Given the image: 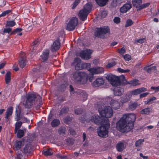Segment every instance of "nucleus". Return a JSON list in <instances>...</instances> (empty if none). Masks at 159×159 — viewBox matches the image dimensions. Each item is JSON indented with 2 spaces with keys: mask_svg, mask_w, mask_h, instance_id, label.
I'll return each instance as SVG.
<instances>
[{
  "mask_svg": "<svg viewBox=\"0 0 159 159\" xmlns=\"http://www.w3.org/2000/svg\"><path fill=\"white\" fill-rule=\"evenodd\" d=\"M26 100L23 102V105L26 108H30L34 104L37 105L36 108L39 109L42 104V98L37 94L30 93L26 96Z\"/></svg>",
  "mask_w": 159,
  "mask_h": 159,
  "instance_id": "obj_1",
  "label": "nucleus"
},
{
  "mask_svg": "<svg viewBox=\"0 0 159 159\" xmlns=\"http://www.w3.org/2000/svg\"><path fill=\"white\" fill-rule=\"evenodd\" d=\"M106 78L110 81L111 84L114 86L120 85L121 84H127L128 83L123 75L118 77L112 74H109L106 77Z\"/></svg>",
  "mask_w": 159,
  "mask_h": 159,
  "instance_id": "obj_2",
  "label": "nucleus"
},
{
  "mask_svg": "<svg viewBox=\"0 0 159 159\" xmlns=\"http://www.w3.org/2000/svg\"><path fill=\"white\" fill-rule=\"evenodd\" d=\"M72 80L76 83L83 84L86 82L87 75L84 72L76 71L72 73Z\"/></svg>",
  "mask_w": 159,
  "mask_h": 159,
  "instance_id": "obj_3",
  "label": "nucleus"
},
{
  "mask_svg": "<svg viewBox=\"0 0 159 159\" xmlns=\"http://www.w3.org/2000/svg\"><path fill=\"white\" fill-rule=\"evenodd\" d=\"M122 117L116 123V126L118 129L122 132H128L132 129L133 125L132 124L129 125Z\"/></svg>",
  "mask_w": 159,
  "mask_h": 159,
  "instance_id": "obj_4",
  "label": "nucleus"
},
{
  "mask_svg": "<svg viewBox=\"0 0 159 159\" xmlns=\"http://www.w3.org/2000/svg\"><path fill=\"white\" fill-rule=\"evenodd\" d=\"M102 125L98 129V135L101 137L106 138L108 136V130L110 128V124L108 122Z\"/></svg>",
  "mask_w": 159,
  "mask_h": 159,
  "instance_id": "obj_5",
  "label": "nucleus"
},
{
  "mask_svg": "<svg viewBox=\"0 0 159 159\" xmlns=\"http://www.w3.org/2000/svg\"><path fill=\"white\" fill-rule=\"evenodd\" d=\"M110 30L108 26H104L103 27L97 28L95 29L94 35L99 38H103L104 35L106 34H110Z\"/></svg>",
  "mask_w": 159,
  "mask_h": 159,
  "instance_id": "obj_6",
  "label": "nucleus"
},
{
  "mask_svg": "<svg viewBox=\"0 0 159 159\" xmlns=\"http://www.w3.org/2000/svg\"><path fill=\"white\" fill-rule=\"evenodd\" d=\"M90 120L98 125H102L108 122L107 119H105L102 116H100L98 115H94L92 116Z\"/></svg>",
  "mask_w": 159,
  "mask_h": 159,
  "instance_id": "obj_7",
  "label": "nucleus"
},
{
  "mask_svg": "<svg viewBox=\"0 0 159 159\" xmlns=\"http://www.w3.org/2000/svg\"><path fill=\"white\" fill-rule=\"evenodd\" d=\"M98 111L100 114L104 118H109L111 117L113 115V111L112 108L110 106L105 107L102 110L99 108Z\"/></svg>",
  "mask_w": 159,
  "mask_h": 159,
  "instance_id": "obj_8",
  "label": "nucleus"
},
{
  "mask_svg": "<svg viewBox=\"0 0 159 159\" xmlns=\"http://www.w3.org/2000/svg\"><path fill=\"white\" fill-rule=\"evenodd\" d=\"M78 23L77 18L73 17L70 19L67 23L66 29L69 31H71L75 29Z\"/></svg>",
  "mask_w": 159,
  "mask_h": 159,
  "instance_id": "obj_9",
  "label": "nucleus"
},
{
  "mask_svg": "<svg viewBox=\"0 0 159 159\" xmlns=\"http://www.w3.org/2000/svg\"><path fill=\"white\" fill-rule=\"evenodd\" d=\"M123 119H124L127 123L129 125L130 124L133 125L132 129L134 126V122L136 120V115L134 114H126L124 115L123 116Z\"/></svg>",
  "mask_w": 159,
  "mask_h": 159,
  "instance_id": "obj_10",
  "label": "nucleus"
},
{
  "mask_svg": "<svg viewBox=\"0 0 159 159\" xmlns=\"http://www.w3.org/2000/svg\"><path fill=\"white\" fill-rule=\"evenodd\" d=\"M72 66L75 67L76 70H80L82 69V63L81 60L79 58H75L71 64Z\"/></svg>",
  "mask_w": 159,
  "mask_h": 159,
  "instance_id": "obj_11",
  "label": "nucleus"
},
{
  "mask_svg": "<svg viewBox=\"0 0 159 159\" xmlns=\"http://www.w3.org/2000/svg\"><path fill=\"white\" fill-rule=\"evenodd\" d=\"M92 52V50L90 49L83 51L80 52V56L83 59L88 60L91 58V55Z\"/></svg>",
  "mask_w": 159,
  "mask_h": 159,
  "instance_id": "obj_12",
  "label": "nucleus"
},
{
  "mask_svg": "<svg viewBox=\"0 0 159 159\" xmlns=\"http://www.w3.org/2000/svg\"><path fill=\"white\" fill-rule=\"evenodd\" d=\"M20 57L19 64L20 67L23 68L25 66L27 62L25 53L24 52H22L20 53Z\"/></svg>",
  "mask_w": 159,
  "mask_h": 159,
  "instance_id": "obj_13",
  "label": "nucleus"
},
{
  "mask_svg": "<svg viewBox=\"0 0 159 159\" xmlns=\"http://www.w3.org/2000/svg\"><path fill=\"white\" fill-rule=\"evenodd\" d=\"M61 47L60 43L59 38H58L53 43L51 47V51L52 52H56Z\"/></svg>",
  "mask_w": 159,
  "mask_h": 159,
  "instance_id": "obj_14",
  "label": "nucleus"
},
{
  "mask_svg": "<svg viewBox=\"0 0 159 159\" xmlns=\"http://www.w3.org/2000/svg\"><path fill=\"white\" fill-rule=\"evenodd\" d=\"M88 70L92 75L100 74L104 72V69L102 67H96L92 68L89 69Z\"/></svg>",
  "mask_w": 159,
  "mask_h": 159,
  "instance_id": "obj_15",
  "label": "nucleus"
},
{
  "mask_svg": "<svg viewBox=\"0 0 159 159\" xmlns=\"http://www.w3.org/2000/svg\"><path fill=\"white\" fill-rule=\"evenodd\" d=\"M125 142L124 141L119 142L116 145V148L119 152H121L126 148Z\"/></svg>",
  "mask_w": 159,
  "mask_h": 159,
  "instance_id": "obj_16",
  "label": "nucleus"
},
{
  "mask_svg": "<svg viewBox=\"0 0 159 159\" xmlns=\"http://www.w3.org/2000/svg\"><path fill=\"white\" fill-rule=\"evenodd\" d=\"M32 151L33 149L31 148V145L30 144H27L25 145L21 150L22 152L25 155L30 154Z\"/></svg>",
  "mask_w": 159,
  "mask_h": 159,
  "instance_id": "obj_17",
  "label": "nucleus"
},
{
  "mask_svg": "<svg viewBox=\"0 0 159 159\" xmlns=\"http://www.w3.org/2000/svg\"><path fill=\"white\" fill-rule=\"evenodd\" d=\"M49 54L48 49H46L43 51L42 54L40 56V59L41 61L45 62L48 60Z\"/></svg>",
  "mask_w": 159,
  "mask_h": 159,
  "instance_id": "obj_18",
  "label": "nucleus"
},
{
  "mask_svg": "<svg viewBox=\"0 0 159 159\" xmlns=\"http://www.w3.org/2000/svg\"><path fill=\"white\" fill-rule=\"evenodd\" d=\"M88 14V12H87L86 11L82 9L80 11L78 16L81 20L84 21L86 20Z\"/></svg>",
  "mask_w": 159,
  "mask_h": 159,
  "instance_id": "obj_19",
  "label": "nucleus"
},
{
  "mask_svg": "<svg viewBox=\"0 0 159 159\" xmlns=\"http://www.w3.org/2000/svg\"><path fill=\"white\" fill-rule=\"evenodd\" d=\"M24 141H16L13 146V149L15 151H18L20 150L21 146L24 145Z\"/></svg>",
  "mask_w": 159,
  "mask_h": 159,
  "instance_id": "obj_20",
  "label": "nucleus"
},
{
  "mask_svg": "<svg viewBox=\"0 0 159 159\" xmlns=\"http://www.w3.org/2000/svg\"><path fill=\"white\" fill-rule=\"evenodd\" d=\"M147 91V89L144 87H142L140 88L136 89L130 92V94L131 96L132 95H137L140 94L142 92H144Z\"/></svg>",
  "mask_w": 159,
  "mask_h": 159,
  "instance_id": "obj_21",
  "label": "nucleus"
},
{
  "mask_svg": "<svg viewBox=\"0 0 159 159\" xmlns=\"http://www.w3.org/2000/svg\"><path fill=\"white\" fill-rule=\"evenodd\" d=\"M13 108L12 107H8L7 110L5 114L6 121L7 122L9 119V117L11 116L13 113Z\"/></svg>",
  "mask_w": 159,
  "mask_h": 159,
  "instance_id": "obj_22",
  "label": "nucleus"
},
{
  "mask_svg": "<svg viewBox=\"0 0 159 159\" xmlns=\"http://www.w3.org/2000/svg\"><path fill=\"white\" fill-rule=\"evenodd\" d=\"M132 7L130 3H126L124 5L120 8V11L122 13H126Z\"/></svg>",
  "mask_w": 159,
  "mask_h": 159,
  "instance_id": "obj_23",
  "label": "nucleus"
},
{
  "mask_svg": "<svg viewBox=\"0 0 159 159\" xmlns=\"http://www.w3.org/2000/svg\"><path fill=\"white\" fill-rule=\"evenodd\" d=\"M104 83V80L102 78H99L93 82V86L95 87H99L103 84Z\"/></svg>",
  "mask_w": 159,
  "mask_h": 159,
  "instance_id": "obj_24",
  "label": "nucleus"
},
{
  "mask_svg": "<svg viewBox=\"0 0 159 159\" xmlns=\"http://www.w3.org/2000/svg\"><path fill=\"white\" fill-rule=\"evenodd\" d=\"M110 105L115 110L119 109L120 107V103L117 101L115 100L111 99Z\"/></svg>",
  "mask_w": 159,
  "mask_h": 159,
  "instance_id": "obj_25",
  "label": "nucleus"
},
{
  "mask_svg": "<svg viewBox=\"0 0 159 159\" xmlns=\"http://www.w3.org/2000/svg\"><path fill=\"white\" fill-rule=\"evenodd\" d=\"M152 112V109L150 107H148L142 109L140 111L142 114L149 115Z\"/></svg>",
  "mask_w": 159,
  "mask_h": 159,
  "instance_id": "obj_26",
  "label": "nucleus"
},
{
  "mask_svg": "<svg viewBox=\"0 0 159 159\" xmlns=\"http://www.w3.org/2000/svg\"><path fill=\"white\" fill-rule=\"evenodd\" d=\"M43 154L45 156H50L53 154L52 150L51 148L46 149L42 152Z\"/></svg>",
  "mask_w": 159,
  "mask_h": 159,
  "instance_id": "obj_27",
  "label": "nucleus"
},
{
  "mask_svg": "<svg viewBox=\"0 0 159 159\" xmlns=\"http://www.w3.org/2000/svg\"><path fill=\"white\" fill-rule=\"evenodd\" d=\"M26 129L25 128L23 129H18L16 133L17 137L19 138H22L25 134V132L26 131Z\"/></svg>",
  "mask_w": 159,
  "mask_h": 159,
  "instance_id": "obj_28",
  "label": "nucleus"
},
{
  "mask_svg": "<svg viewBox=\"0 0 159 159\" xmlns=\"http://www.w3.org/2000/svg\"><path fill=\"white\" fill-rule=\"evenodd\" d=\"M142 0H132V3L133 6L136 8L140 7L142 3Z\"/></svg>",
  "mask_w": 159,
  "mask_h": 159,
  "instance_id": "obj_29",
  "label": "nucleus"
},
{
  "mask_svg": "<svg viewBox=\"0 0 159 159\" xmlns=\"http://www.w3.org/2000/svg\"><path fill=\"white\" fill-rule=\"evenodd\" d=\"M21 111L19 108L16 109V111L15 120L17 121L20 120L22 117H20Z\"/></svg>",
  "mask_w": 159,
  "mask_h": 159,
  "instance_id": "obj_30",
  "label": "nucleus"
},
{
  "mask_svg": "<svg viewBox=\"0 0 159 159\" xmlns=\"http://www.w3.org/2000/svg\"><path fill=\"white\" fill-rule=\"evenodd\" d=\"M131 97L130 94H127L125 96L121 98L120 102L122 103H125L128 102Z\"/></svg>",
  "mask_w": 159,
  "mask_h": 159,
  "instance_id": "obj_31",
  "label": "nucleus"
},
{
  "mask_svg": "<svg viewBox=\"0 0 159 159\" xmlns=\"http://www.w3.org/2000/svg\"><path fill=\"white\" fill-rule=\"evenodd\" d=\"M123 0H113L111 4V7H115L120 5L123 2Z\"/></svg>",
  "mask_w": 159,
  "mask_h": 159,
  "instance_id": "obj_32",
  "label": "nucleus"
},
{
  "mask_svg": "<svg viewBox=\"0 0 159 159\" xmlns=\"http://www.w3.org/2000/svg\"><path fill=\"white\" fill-rule=\"evenodd\" d=\"M22 124V122L21 121H17L15 124V128L14 130L15 134H16V133L18 129L21 126Z\"/></svg>",
  "mask_w": 159,
  "mask_h": 159,
  "instance_id": "obj_33",
  "label": "nucleus"
},
{
  "mask_svg": "<svg viewBox=\"0 0 159 159\" xmlns=\"http://www.w3.org/2000/svg\"><path fill=\"white\" fill-rule=\"evenodd\" d=\"M127 84H130L131 86H136L140 84L139 81L137 79H134L128 82Z\"/></svg>",
  "mask_w": 159,
  "mask_h": 159,
  "instance_id": "obj_34",
  "label": "nucleus"
},
{
  "mask_svg": "<svg viewBox=\"0 0 159 159\" xmlns=\"http://www.w3.org/2000/svg\"><path fill=\"white\" fill-rule=\"evenodd\" d=\"M60 124V121L59 120L56 119L52 121L51 125L52 127H56L58 126Z\"/></svg>",
  "mask_w": 159,
  "mask_h": 159,
  "instance_id": "obj_35",
  "label": "nucleus"
},
{
  "mask_svg": "<svg viewBox=\"0 0 159 159\" xmlns=\"http://www.w3.org/2000/svg\"><path fill=\"white\" fill-rule=\"evenodd\" d=\"M97 4L102 7L105 6L109 0H95Z\"/></svg>",
  "mask_w": 159,
  "mask_h": 159,
  "instance_id": "obj_36",
  "label": "nucleus"
},
{
  "mask_svg": "<svg viewBox=\"0 0 159 159\" xmlns=\"http://www.w3.org/2000/svg\"><path fill=\"white\" fill-rule=\"evenodd\" d=\"M92 6L89 3L86 4L84 7L82 9L85 11H86L87 12H88L89 14L92 8Z\"/></svg>",
  "mask_w": 159,
  "mask_h": 159,
  "instance_id": "obj_37",
  "label": "nucleus"
},
{
  "mask_svg": "<svg viewBox=\"0 0 159 159\" xmlns=\"http://www.w3.org/2000/svg\"><path fill=\"white\" fill-rule=\"evenodd\" d=\"M114 95L116 96H120L122 94L121 89L120 88H115L114 90Z\"/></svg>",
  "mask_w": 159,
  "mask_h": 159,
  "instance_id": "obj_38",
  "label": "nucleus"
},
{
  "mask_svg": "<svg viewBox=\"0 0 159 159\" xmlns=\"http://www.w3.org/2000/svg\"><path fill=\"white\" fill-rule=\"evenodd\" d=\"M11 73L10 71H7L5 75V82L7 84L9 83L11 80Z\"/></svg>",
  "mask_w": 159,
  "mask_h": 159,
  "instance_id": "obj_39",
  "label": "nucleus"
},
{
  "mask_svg": "<svg viewBox=\"0 0 159 159\" xmlns=\"http://www.w3.org/2000/svg\"><path fill=\"white\" fill-rule=\"evenodd\" d=\"M16 25V23L14 20H10L7 21V22L6 24V27H13Z\"/></svg>",
  "mask_w": 159,
  "mask_h": 159,
  "instance_id": "obj_40",
  "label": "nucleus"
},
{
  "mask_svg": "<svg viewBox=\"0 0 159 159\" xmlns=\"http://www.w3.org/2000/svg\"><path fill=\"white\" fill-rule=\"evenodd\" d=\"M138 105L137 103H133L129 106V108L131 111H133L136 109Z\"/></svg>",
  "mask_w": 159,
  "mask_h": 159,
  "instance_id": "obj_41",
  "label": "nucleus"
},
{
  "mask_svg": "<svg viewBox=\"0 0 159 159\" xmlns=\"http://www.w3.org/2000/svg\"><path fill=\"white\" fill-rule=\"evenodd\" d=\"M144 142V140L143 139H139L136 142L135 144V146L136 147H140L142 145Z\"/></svg>",
  "mask_w": 159,
  "mask_h": 159,
  "instance_id": "obj_42",
  "label": "nucleus"
},
{
  "mask_svg": "<svg viewBox=\"0 0 159 159\" xmlns=\"http://www.w3.org/2000/svg\"><path fill=\"white\" fill-rule=\"evenodd\" d=\"M133 22L131 20L129 19L126 20L125 26V27L130 26L133 24Z\"/></svg>",
  "mask_w": 159,
  "mask_h": 159,
  "instance_id": "obj_43",
  "label": "nucleus"
},
{
  "mask_svg": "<svg viewBox=\"0 0 159 159\" xmlns=\"http://www.w3.org/2000/svg\"><path fill=\"white\" fill-rule=\"evenodd\" d=\"M156 98L155 97H153L152 98H150L148 100L144 102L145 104H150L152 103L153 101L155 100Z\"/></svg>",
  "mask_w": 159,
  "mask_h": 159,
  "instance_id": "obj_44",
  "label": "nucleus"
},
{
  "mask_svg": "<svg viewBox=\"0 0 159 159\" xmlns=\"http://www.w3.org/2000/svg\"><path fill=\"white\" fill-rule=\"evenodd\" d=\"M90 64L89 63H82V69H90Z\"/></svg>",
  "mask_w": 159,
  "mask_h": 159,
  "instance_id": "obj_45",
  "label": "nucleus"
},
{
  "mask_svg": "<svg viewBox=\"0 0 159 159\" xmlns=\"http://www.w3.org/2000/svg\"><path fill=\"white\" fill-rule=\"evenodd\" d=\"M22 29L21 28H17L14 29L11 33V34H14L16 33H19L21 31Z\"/></svg>",
  "mask_w": 159,
  "mask_h": 159,
  "instance_id": "obj_46",
  "label": "nucleus"
},
{
  "mask_svg": "<svg viewBox=\"0 0 159 159\" xmlns=\"http://www.w3.org/2000/svg\"><path fill=\"white\" fill-rule=\"evenodd\" d=\"M65 140L67 144L69 145H72L74 143V140L72 138H68Z\"/></svg>",
  "mask_w": 159,
  "mask_h": 159,
  "instance_id": "obj_47",
  "label": "nucleus"
},
{
  "mask_svg": "<svg viewBox=\"0 0 159 159\" xmlns=\"http://www.w3.org/2000/svg\"><path fill=\"white\" fill-rule=\"evenodd\" d=\"M68 111V109L67 107H64L62 108L61 111L59 115H61L64 113H66Z\"/></svg>",
  "mask_w": 159,
  "mask_h": 159,
  "instance_id": "obj_48",
  "label": "nucleus"
},
{
  "mask_svg": "<svg viewBox=\"0 0 159 159\" xmlns=\"http://www.w3.org/2000/svg\"><path fill=\"white\" fill-rule=\"evenodd\" d=\"M66 131V128L65 127H60L59 130H58V132L60 134H63L65 133Z\"/></svg>",
  "mask_w": 159,
  "mask_h": 159,
  "instance_id": "obj_49",
  "label": "nucleus"
},
{
  "mask_svg": "<svg viewBox=\"0 0 159 159\" xmlns=\"http://www.w3.org/2000/svg\"><path fill=\"white\" fill-rule=\"evenodd\" d=\"M156 69V67L155 66H153L152 67L146 68V71L147 72L150 73L153 70H155Z\"/></svg>",
  "mask_w": 159,
  "mask_h": 159,
  "instance_id": "obj_50",
  "label": "nucleus"
},
{
  "mask_svg": "<svg viewBox=\"0 0 159 159\" xmlns=\"http://www.w3.org/2000/svg\"><path fill=\"white\" fill-rule=\"evenodd\" d=\"M72 120L71 118L69 116L66 117L64 119V122L66 124H69Z\"/></svg>",
  "mask_w": 159,
  "mask_h": 159,
  "instance_id": "obj_51",
  "label": "nucleus"
},
{
  "mask_svg": "<svg viewBox=\"0 0 159 159\" xmlns=\"http://www.w3.org/2000/svg\"><path fill=\"white\" fill-rule=\"evenodd\" d=\"M39 45V41L38 39L35 40L31 44V48H34L33 47H37Z\"/></svg>",
  "mask_w": 159,
  "mask_h": 159,
  "instance_id": "obj_52",
  "label": "nucleus"
},
{
  "mask_svg": "<svg viewBox=\"0 0 159 159\" xmlns=\"http://www.w3.org/2000/svg\"><path fill=\"white\" fill-rule=\"evenodd\" d=\"M12 30V29L10 28H5L4 29L3 31V33H2V34L4 35L5 33H9L10 32H11Z\"/></svg>",
  "mask_w": 159,
  "mask_h": 159,
  "instance_id": "obj_53",
  "label": "nucleus"
},
{
  "mask_svg": "<svg viewBox=\"0 0 159 159\" xmlns=\"http://www.w3.org/2000/svg\"><path fill=\"white\" fill-rule=\"evenodd\" d=\"M123 57L125 60L129 61L131 59V57L130 55L128 54H126L125 55H123Z\"/></svg>",
  "mask_w": 159,
  "mask_h": 159,
  "instance_id": "obj_54",
  "label": "nucleus"
},
{
  "mask_svg": "<svg viewBox=\"0 0 159 159\" xmlns=\"http://www.w3.org/2000/svg\"><path fill=\"white\" fill-rule=\"evenodd\" d=\"M83 112V110L81 109H78L75 110V113L77 115L81 114Z\"/></svg>",
  "mask_w": 159,
  "mask_h": 159,
  "instance_id": "obj_55",
  "label": "nucleus"
},
{
  "mask_svg": "<svg viewBox=\"0 0 159 159\" xmlns=\"http://www.w3.org/2000/svg\"><path fill=\"white\" fill-rule=\"evenodd\" d=\"M118 71L121 73H128L130 71V70L129 69L124 70L121 68H118L117 69Z\"/></svg>",
  "mask_w": 159,
  "mask_h": 159,
  "instance_id": "obj_56",
  "label": "nucleus"
},
{
  "mask_svg": "<svg viewBox=\"0 0 159 159\" xmlns=\"http://www.w3.org/2000/svg\"><path fill=\"white\" fill-rule=\"evenodd\" d=\"M80 0H75L73 4L72 9H74L77 6L80 2Z\"/></svg>",
  "mask_w": 159,
  "mask_h": 159,
  "instance_id": "obj_57",
  "label": "nucleus"
},
{
  "mask_svg": "<svg viewBox=\"0 0 159 159\" xmlns=\"http://www.w3.org/2000/svg\"><path fill=\"white\" fill-rule=\"evenodd\" d=\"M80 0H75L73 4L72 9H74L77 6L80 2Z\"/></svg>",
  "mask_w": 159,
  "mask_h": 159,
  "instance_id": "obj_58",
  "label": "nucleus"
},
{
  "mask_svg": "<svg viewBox=\"0 0 159 159\" xmlns=\"http://www.w3.org/2000/svg\"><path fill=\"white\" fill-rule=\"evenodd\" d=\"M80 0H75L73 4L72 9H74L77 6L80 2Z\"/></svg>",
  "mask_w": 159,
  "mask_h": 159,
  "instance_id": "obj_59",
  "label": "nucleus"
},
{
  "mask_svg": "<svg viewBox=\"0 0 159 159\" xmlns=\"http://www.w3.org/2000/svg\"><path fill=\"white\" fill-rule=\"evenodd\" d=\"M16 155V157L15 159H24L22 154L18 152L17 153Z\"/></svg>",
  "mask_w": 159,
  "mask_h": 159,
  "instance_id": "obj_60",
  "label": "nucleus"
},
{
  "mask_svg": "<svg viewBox=\"0 0 159 159\" xmlns=\"http://www.w3.org/2000/svg\"><path fill=\"white\" fill-rule=\"evenodd\" d=\"M113 21L114 23L116 24H118L120 22V19L118 17H116L114 19Z\"/></svg>",
  "mask_w": 159,
  "mask_h": 159,
  "instance_id": "obj_61",
  "label": "nucleus"
},
{
  "mask_svg": "<svg viewBox=\"0 0 159 159\" xmlns=\"http://www.w3.org/2000/svg\"><path fill=\"white\" fill-rule=\"evenodd\" d=\"M125 50L124 47L118 50V52L120 54H123L125 52Z\"/></svg>",
  "mask_w": 159,
  "mask_h": 159,
  "instance_id": "obj_62",
  "label": "nucleus"
},
{
  "mask_svg": "<svg viewBox=\"0 0 159 159\" xmlns=\"http://www.w3.org/2000/svg\"><path fill=\"white\" fill-rule=\"evenodd\" d=\"M150 5V3H146L144 4L143 5H140V7H139L140 9H142L144 8L147 7H148Z\"/></svg>",
  "mask_w": 159,
  "mask_h": 159,
  "instance_id": "obj_63",
  "label": "nucleus"
},
{
  "mask_svg": "<svg viewBox=\"0 0 159 159\" xmlns=\"http://www.w3.org/2000/svg\"><path fill=\"white\" fill-rule=\"evenodd\" d=\"M11 10H8L6 11H4L3 12L2 14H1V16H5L6 15L8 14L11 12Z\"/></svg>",
  "mask_w": 159,
  "mask_h": 159,
  "instance_id": "obj_64",
  "label": "nucleus"
}]
</instances>
